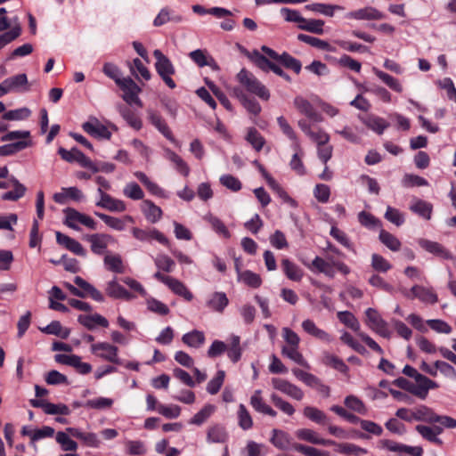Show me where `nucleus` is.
Returning a JSON list of instances; mask_svg holds the SVG:
<instances>
[{"mask_svg": "<svg viewBox=\"0 0 456 456\" xmlns=\"http://www.w3.org/2000/svg\"><path fill=\"white\" fill-rule=\"evenodd\" d=\"M293 103L295 108L301 114L307 117L310 120L316 123L321 122L322 120L321 115L315 110L311 102L308 100L305 99L304 97H295Z\"/></svg>", "mask_w": 456, "mask_h": 456, "instance_id": "obj_14", "label": "nucleus"}, {"mask_svg": "<svg viewBox=\"0 0 456 456\" xmlns=\"http://www.w3.org/2000/svg\"><path fill=\"white\" fill-rule=\"evenodd\" d=\"M272 384L275 389L295 400L301 401L304 397V392L298 387L285 379H273Z\"/></svg>", "mask_w": 456, "mask_h": 456, "instance_id": "obj_10", "label": "nucleus"}, {"mask_svg": "<svg viewBox=\"0 0 456 456\" xmlns=\"http://www.w3.org/2000/svg\"><path fill=\"white\" fill-rule=\"evenodd\" d=\"M261 390H256L250 397V404L255 411L269 415L271 417H276L277 412L271 408L268 404L264 402L261 395Z\"/></svg>", "mask_w": 456, "mask_h": 456, "instance_id": "obj_23", "label": "nucleus"}, {"mask_svg": "<svg viewBox=\"0 0 456 456\" xmlns=\"http://www.w3.org/2000/svg\"><path fill=\"white\" fill-rule=\"evenodd\" d=\"M77 321L80 324L88 330H94L97 325L107 328L109 326L108 320L99 314L91 315H79Z\"/></svg>", "mask_w": 456, "mask_h": 456, "instance_id": "obj_24", "label": "nucleus"}, {"mask_svg": "<svg viewBox=\"0 0 456 456\" xmlns=\"http://www.w3.org/2000/svg\"><path fill=\"white\" fill-rule=\"evenodd\" d=\"M216 407L212 404H206L199 412H197L189 421L191 425L200 426L214 413Z\"/></svg>", "mask_w": 456, "mask_h": 456, "instance_id": "obj_48", "label": "nucleus"}, {"mask_svg": "<svg viewBox=\"0 0 456 456\" xmlns=\"http://www.w3.org/2000/svg\"><path fill=\"white\" fill-rule=\"evenodd\" d=\"M292 448L305 456H330L329 452L326 451H322L315 447L306 446L301 444H293Z\"/></svg>", "mask_w": 456, "mask_h": 456, "instance_id": "obj_64", "label": "nucleus"}, {"mask_svg": "<svg viewBox=\"0 0 456 456\" xmlns=\"http://www.w3.org/2000/svg\"><path fill=\"white\" fill-rule=\"evenodd\" d=\"M302 328L306 333L315 337L318 339L326 342L331 341L330 335L325 330L319 329L312 320H305L302 322Z\"/></svg>", "mask_w": 456, "mask_h": 456, "instance_id": "obj_30", "label": "nucleus"}, {"mask_svg": "<svg viewBox=\"0 0 456 456\" xmlns=\"http://www.w3.org/2000/svg\"><path fill=\"white\" fill-rule=\"evenodd\" d=\"M415 428L424 439L435 443L438 445L443 444L442 440L437 437V436L443 432L442 427L435 426L431 428L424 425H418Z\"/></svg>", "mask_w": 456, "mask_h": 456, "instance_id": "obj_22", "label": "nucleus"}, {"mask_svg": "<svg viewBox=\"0 0 456 456\" xmlns=\"http://www.w3.org/2000/svg\"><path fill=\"white\" fill-rule=\"evenodd\" d=\"M281 353L283 355L289 357L295 362L305 366L306 362L304 359L301 353L298 351V346H283L281 349Z\"/></svg>", "mask_w": 456, "mask_h": 456, "instance_id": "obj_60", "label": "nucleus"}, {"mask_svg": "<svg viewBox=\"0 0 456 456\" xmlns=\"http://www.w3.org/2000/svg\"><path fill=\"white\" fill-rule=\"evenodd\" d=\"M100 200L96 202V206L105 208L111 212H124L126 210V204L118 199L112 198L107 194L101 188L98 189Z\"/></svg>", "mask_w": 456, "mask_h": 456, "instance_id": "obj_12", "label": "nucleus"}, {"mask_svg": "<svg viewBox=\"0 0 456 456\" xmlns=\"http://www.w3.org/2000/svg\"><path fill=\"white\" fill-rule=\"evenodd\" d=\"M175 294L183 297L187 301H191L193 298V295L187 289V287L179 280L171 277L170 281L167 285Z\"/></svg>", "mask_w": 456, "mask_h": 456, "instance_id": "obj_40", "label": "nucleus"}, {"mask_svg": "<svg viewBox=\"0 0 456 456\" xmlns=\"http://www.w3.org/2000/svg\"><path fill=\"white\" fill-rule=\"evenodd\" d=\"M117 109L121 117L127 124L135 130H140L142 126V120L126 106L118 104Z\"/></svg>", "mask_w": 456, "mask_h": 456, "instance_id": "obj_31", "label": "nucleus"}, {"mask_svg": "<svg viewBox=\"0 0 456 456\" xmlns=\"http://www.w3.org/2000/svg\"><path fill=\"white\" fill-rule=\"evenodd\" d=\"M54 360L59 363L75 368L80 374H87L92 371V365L82 362L81 357L76 354H56Z\"/></svg>", "mask_w": 456, "mask_h": 456, "instance_id": "obj_7", "label": "nucleus"}, {"mask_svg": "<svg viewBox=\"0 0 456 456\" xmlns=\"http://www.w3.org/2000/svg\"><path fill=\"white\" fill-rule=\"evenodd\" d=\"M86 240L91 244V250L97 255H102L108 244L113 241L111 235L106 233H94L86 235Z\"/></svg>", "mask_w": 456, "mask_h": 456, "instance_id": "obj_15", "label": "nucleus"}, {"mask_svg": "<svg viewBox=\"0 0 456 456\" xmlns=\"http://www.w3.org/2000/svg\"><path fill=\"white\" fill-rule=\"evenodd\" d=\"M237 78L239 82L251 94L257 95L263 100H268L270 97L269 91L262 85L258 79L246 69H241Z\"/></svg>", "mask_w": 456, "mask_h": 456, "instance_id": "obj_2", "label": "nucleus"}, {"mask_svg": "<svg viewBox=\"0 0 456 456\" xmlns=\"http://www.w3.org/2000/svg\"><path fill=\"white\" fill-rule=\"evenodd\" d=\"M304 416L310 420L320 424L326 425L328 424L329 419L327 415L321 410L313 406H306L303 411Z\"/></svg>", "mask_w": 456, "mask_h": 456, "instance_id": "obj_41", "label": "nucleus"}, {"mask_svg": "<svg viewBox=\"0 0 456 456\" xmlns=\"http://www.w3.org/2000/svg\"><path fill=\"white\" fill-rule=\"evenodd\" d=\"M403 293L409 299L418 298L427 304H436L438 300L432 289L419 285L413 286L410 291L403 290Z\"/></svg>", "mask_w": 456, "mask_h": 456, "instance_id": "obj_8", "label": "nucleus"}, {"mask_svg": "<svg viewBox=\"0 0 456 456\" xmlns=\"http://www.w3.org/2000/svg\"><path fill=\"white\" fill-rule=\"evenodd\" d=\"M74 282L77 287L81 289L83 292H85L86 295L88 294L95 301L102 302L104 300L102 294L92 284H90L81 277H75Z\"/></svg>", "mask_w": 456, "mask_h": 456, "instance_id": "obj_33", "label": "nucleus"}, {"mask_svg": "<svg viewBox=\"0 0 456 456\" xmlns=\"http://www.w3.org/2000/svg\"><path fill=\"white\" fill-rule=\"evenodd\" d=\"M147 114L151 124L154 126L167 140L172 142H175V139L174 138L165 119L159 113L151 110H149Z\"/></svg>", "mask_w": 456, "mask_h": 456, "instance_id": "obj_16", "label": "nucleus"}, {"mask_svg": "<svg viewBox=\"0 0 456 456\" xmlns=\"http://www.w3.org/2000/svg\"><path fill=\"white\" fill-rule=\"evenodd\" d=\"M297 39L301 42H304L311 46L316 47L321 50H325L329 52L334 51V49L330 46V45L328 42L314 37H311L305 34H299L297 36Z\"/></svg>", "mask_w": 456, "mask_h": 456, "instance_id": "obj_43", "label": "nucleus"}, {"mask_svg": "<svg viewBox=\"0 0 456 456\" xmlns=\"http://www.w3.org/2000/svg\"><path fill=\"white\" fill-rule=\"evenodd\" d=\"M95 216L101 218L110 228L116 231H123L126 227L124 220L106 214L95 212Z\"/></svg>", "mask_w": 456, "mask_h": 456, "instance_id": "obj_54", "label": "nucleus"}, {"mask_svg": "<svg viewBox=\"0 0 456 456\" xmlns=\"http://www.w3.org/2000/svg\"><path fill=\"white\" fill-rule=\"evenodd\" d=\"M28 83V78L25 74H19L4 80V88L6 92H12L18 90L20 86H25Z\"/></svg>", "mask_w": 456, "mask_h": 456, "instance_id": "obj_52", "label": "nucleus"}, {"mask_svg": "<svg viewBox=\"0 0 456 456\" xmlns=\"http://www.w3.org/2000/svg\"><path fill=\"white\" fill-rule=\"evenodd\" d=\"M365 322L370 329L384 338H390L391 332L388 330L387 322L380 316L376 309L368 308L365 311Z\"/></svg>", "mask_w": 456, "mask_h": 456, "instance_id": "obj_5", "label": "nucleus"}, {"mask_svg": "<svg viewBox=\"0 0 456 456\" xmlns=\"http://www.w3.org/2000/svg\"><path fill=\"white\" fill-rule=\"evenodd\" d=\"M338 318L342 323L346 325L348 328L359 333L360 323L352 313L347 311L338 312Z\"/></svg>", "mask_w": 456, "mask_h": 456, "instance_id": "obj_56", "label": "nucleus"}, {"mask_svg": "<svg viewBox=\"0 0 456 456\" xmlns=\"http://www.w3.org/2000/svg\"><path fill=\"white\" fill-rule=\"evenodd\" d=\"M324 21L322 20H306L299 25L303 30L322 35L323 33Z\"/></svg>", "mask_w": 456, "mask_h": 456, "instance_id": "obj_61", "label": "nucleus"}, {"mask_svg": "<svg viewBox=\"0 0 456 456\" xmlns=\"http://www.w3.org/2000/svg\"><path fill=\"white\" fill-rule=\"evenodd\" d=\"M66 432L70 434L72 436L80 439L87 446L97 448L101 444L96 434L94 433H84L79 429L74 428H68L66 429Z\"/></svg>", "mask_w": 456, "mask_h": 456, "instance_id": "obj_25", "label": "nucleus"}, {"mask_svg": "<svg viewBox=\"0 0 456 456\" xmlns=\"http://www.w3.org/2000/svg\"><path fill=\"white\" fill-rule=\"evenodd\" d=\"M91 352L94 355L110 362L112 363L120 364L121 362L118 356V348L107 342H99L91 345Z\"/></svg>", "mask_w": 456, "mask_h": 456, "instance_id": "obj_6", "label": "nucleus"}, {"mask_svg": "<svg viewBox=\"0 0 456 456\" xmlns=\"http://www.w3.org/2000/svg\"><path fill=\"white\" fill-rule=\"evenodd\" d=\"M233 94L249 113L253 115L260 113L261 107L256 100L247 97L240 88H234Z\"/></svg>", "mask_w": 456, "mask_h": 456, "instance_id": "obj_27", "label": "nucleus"}, {"mask_svg": "<svg viewBox=\"0 0 456 456\" xmlns=\"http://www.w3.org/2000/svg\"><path fill=\"white\" fill-rule=\"evenodd\" d=\"M296 436L299 440H303L314 444L319 445H333L335 442L333 440H328L320 438L317 433L310 428H300L296 431Z\"/></svg>", "mask_w": 456, "mask_h": 456, "instance_id": "obj_17", "label": "nucleus"}, {"mask_svg": "<svg viewBox=\"0 0 456 456\" xmlns=\"http://www.w3.org/2000/svg\"><path fill=\"white\" fill-rule=\"evenodd\" d=\"M334 445L337 446L338 452L345 454V455L359 456V455L367 453L366 449L359 447L354 444H348V443L336 444L335 443Z\"/></svg>", "mask_w": 456, "mask_h": 456, "instance_id": "obj_51", "label": "nucleus"}, {"mask_svg": "<svg viewBox=\"0 0 456 456\" xmlns=\"http://www.w3.org/2000/svg\"><path fill=\"white\" fill-rule=\"evenodd\" d=\"M165 157L175 165L176 170L183 175L187 176L189 175L190 168L188 165L175 152H174L170 149H165Z\"/></svg>", "mask_w": 456, "mask_h": 456, "instance_id": "obj_35", "label": "nucleus"}, {"mask_svg": "<svg viewBox=\"0 0 456 456\" xmlns=\"http://www.w3.org/2000/svg\"><path fill=\"white\" fill-rule=\"evenodd\" d=\"M205 219L210 224L213 230H215L218 234L222 235L226 239H229L231 237L230 232L219 218L212 215H208L205 216Z\"/></svg>", "mask_w": 456, "mask_h": 456, "instance_id": "obj_57", "label": "nucleus"}, {"mask_svg": "<svg viewBox=\"0 0 456 456\" xmlns=\"http://www.w3.org/2000/svg\"><path fill=\"white\" fill-rule=\"evenodd\" d=\"M379 240L392 251H398L401 248L400 240L395 236L385 230L380 231Z\"/></svg>", "mask_w": 456, "mask_h": 456, "instance_id": "obj_53", "label": "nucleus"}, {"mask_svg": "<svg viewBox=\"0 0 456 456\" xmlns=\"http://www.w3.org/2000/svg\"><path fill=\"white\" fill-rule=\"evenodd\" d=\"M104 264L111 272L123 273L125 271L123 261L119 255H106L104 257Z\"/></svg>", "mask_w": 456, "mask_h": 456, "instance_id": "obj_46", "label": "nucleus"}, {"mask_svg": "<svg viewBox=\"0 0 456 456\" xmlns=\"http://www.w3.org/2000/svg\"><path fill=\"white\" fill-rule=\"evenodd\" d=\"M153 55L156 59L155 69L159 77L165 82V84L171 89H174L176 85L172 79L171 76L175 74V69L171 61L163 53L156 49L153 52Z\"/></svg>", "mask_w": 456, "mask_h": 456, "instance_id": "obj_1", "label": "nucleus"}, {"mask_svg": "<svg viewBox=\"0 0 456 456\" xmlns=\"http://www.w3.org/2000/svg\"><path fill=\"white\" fill-rule=\"evenodd\" d=\"M141 208L146 219L151 223L158 222L162 216L161 208L149 200L142 201Z\"/></svg>", "mask_w": 456, "mask_h": 456, "instance_id": "obj_26", "label": "nucleus"}, {"mask_svg": "<svg viewBox=\"0 0 456 456\" xmlns=\"http://www.w3.org/2000/svg\"><path fill=\"white\" fill-rule=\"evenodd\" d=\"M239 280L243 281L246 285L255 289L260 287L262 284L260 276L251 271L239 273Z\"/></svg>", "mask_w": 456, "mask_h": 456, "instance_id": "obj_58", "label": "nucleus"}, {"mask_svg": "<svg viewBox=\"0 0 456 456\" xmlns=\"http://www.w3.org/2000/svg\"><path fill=\"white\" fill-rule=\"evenodd\" d=\"M237 415L238 424L243 430H248L252 428V417L244 404L239 405Z\"/></svg>", "mask_w": 456, "mask_h": 456, "instance_id": "obj_50", "label": "nucleus"}, {"mask_svg": "<svg viewBox=\"0 0 456 456\" xmlns=\"http://www.w3.org/2000/svg\"><path fill=\"white\" fill-rule=\"evenodd\" d=\"M240 338L238 336H232L229 345L226 348L228 357L233 362H237L241 357Z\"/></svg>", "mask_w": 456, "mask_h": 456, "instance_id": "obj_44", "label": "nucleus"}, {"mask_svg": "<svg viewBox=\"0 0 456 456\" xmlns=\"http://www.w3.org/2000/svg\"><path fill=\"white\" fill-rule=\"evenodd\" d=\"M271 401L274 404L275 407L280 409L285 414L291 416L295 413V409H294L293 405L290 403L283 400L278 395L272 394Z\"/></svg>", "mask_w": 456, "mask_h": 456, "instance_id": "obj_63", "label": "nucleus"}, {"mask_svg": "<svg viewBox=\"0 0 456 456\" xmlns=\"http://www.w3.org/2000/svg\"><path fill=\"white\" fill-rule=\"evenodd\" d=\"M305 8L307 10L323 14L328 17H333L336 10L341 11L344 9L340 5L328 4H322V3L311 4L306 5Z\"/></svg>", "mask_w": 456, "mask_h": 456, "instance_id": "obj_38", "label": "nucleus"}, {"mask_svg": "<svg viewBox=\"0 0 456 456\" xmlns=\"http://www.w3.org/2000/svg\"><path fill=\"white\" fill-rule=\"evenodd\" d=\"M307 266L310 270L322 273L330 278H333L335 276V271L333 268H330V263L320 256H316L311 265Z\"/></svg>", "mask_w": 456, "mask_h": 456, "instance_id": "obj_36", "label": "nucleus"}, {"mask_svg": "<svg viewBox=\"0 0 456 456\" xmlns=\"http://www.w3.org/2000/svg\"><path fill=\"white\" fill-rule=\"evenodd\" d=\"M127 65L131 75L134 76L135 79L140 80V77L147 81L151 79V74L150 70L142 64L140 59L135 58L132 62H127Z\"/></svg>", "mask_w": 456, "mask_h": 456, "instance_id": "obj_29", "label": "nucleus"}, {"mask_svg": "<svg viewBox=\"0 0 456 456\" xmlns=\"http://www.w3.org/2000/svg\"><path fill=\"white\" fill-rule=\"evenodd\" d=\"M281 267L288 279L293 281H299L302 280L304 275L303 271L289 259H282Z\"/></svg>", "mask_w": 456, "mask_h": 456, "instance_id": "obj_34", "label": "nucleus"}, {"mask_svg": "<svg viewBox=\"0 0 456 456\" xmlns=\"http://www.w3.org/2000/svg\"><path fill=\"white\" fill-rule=\"evenodd\" d=\"M271 442L275 447L281 450H287L293 445L291 444L290 436L284 431L278 429L273 430V436L271 438Z\"/></svg>", "mask_w": 456, "mask_h": 456, "instance_id": "obj_37", "label": "nucleus"}, {"mask_svg": "<svg viewBox=\"0 0 456 456\" xmlns=\"http://www.w3.org/2000/svg\"><path fill=\"white\" fill-rule=\"evenodd\" d=\"M133 236L140 241H150L151 240H156L163 245L169 246L168 239L159 231L155 228L141 229L134 227L132 229Z\"/></svg>", "mask_w": 456, "mask_h": 456, "instance_id": "obj_9", "label": "nucleus"}, {"mask_svg": "<svg viewBox=\"0 0 456 456\" xmlns=\"http://www.w3.org/2000/svg\"><path fill=\"white\" fill-rule=\"evenodd\" d=\"M182 341L188 346L198 348L204 344L205 335L202 331L194 330L184 334L182 337Z\"/></svg>", "mask_w": 456, "mask_h": 456, "instance_id": "obj_42", "label": "nucleus"}, {"mask_svg": "<svg viewBox=\"0 0 456 456\" xmlns=\"http://www.w3.org/2000/svg\"><path fill=\"white\" fill-rule=\"evenodd\" d=\"M228 438V433L224 427L216 424L208 428L207 431V440L209 443H220L226 442Z\"/></svg>", "mask_w": 456, "mask_h": 456, "instance_id": "obj_28", "label": "nucleus"}, {"mask_svg": "<svg viewBox=\"0 0 456 456\" xmlns=\"http://www.w3.org/2000/svg\"><path fill=\"white\" fill-rule=\"evenodd\" d=\"M346 16L350 19L366 20L384 19V14L382 12L370 6L350 12Z\"/></svg>", "mask_w": 456, "mask_h": 456, "instance_id": "obj_21", "label": "nucleus"}, {"mask_svg": "<svg viewBox=\"0 0 456 456\" xmlns=\"http://www.w3.org/2000/svg\"><path fill=\"white\" fill-rule=\"evenodd\" d=\"M228 303L229 300L224 292H215L207 302V305L212 310L222 313Z\"/></svg>", "mask_w": 456, "mask_h": 456, "instance_id": "obj_39", "label": "nucleus"}, {"mask_svg": "<svg viewBox=\"0 0 456 456\" xmlns=\"http://www.w3.org/2000/svg\"><path fill=\"white\" fill-rule=\"evenodd\" d=\"M56 240L60 245H62L69 251L73 252L74 254L81 256H85L86 252L83 246L76 240L69 237L68 235H65L61 233V232H56Z\"/></svg>", "mask_w": 456, "mask_h": 456, "instance_id": "obj_18", "label": "nucleus"}, {"mask_svg": "<svg viewBox=\"0 0 456 456\" xmlns=\"http://www.w3.org/2000/svg\"><path fill=\"white\" fill-rule=\"evenodd\" d=\"M63 212L65 214L64 224L69 228L78 231L77 224H81L91 230L96 229V222L91 216L71 208L64 209Z\"/></svg>", "mask_w": 456, "mask_h": 456, "instance_id": "obj_4", "label": "nucleus"}, {"mask_svg": "<svg viewBox=\"0 0 456 456\" xmlns=\"http://www.w3.org/2000/svg\"><path fill=\"white\" fill-rule=\"evenodd\" d=\"M118 86L123 91L121 98L127 104H135L138 107H142V102L139 98L142 89L130 77H123Z\"/></svg>", "mask_w": 456, "mask_h": 456, "instance_id": "obj_3", "label": "nucleus"}, {"mask_svg": "<svg viewBox=\"0 0 456 456\" xmlns=\"http://www.w3.org/2000/svg\"><path fill=\"white\" fill-rule=\"evenodd\" d=\"M380 447L390 452L398 453L405 452L412 456H421L423 452V449L420 446H409L387 439L380 441Z\"/></svg>", "mask_w": 456, "mask_h": 456, "instance_id": "obj_13", "label": "nucleus"}, {"mask_svg": "<svg viewBox=\"0 0 456 456\" xmlns=\"http://www.w3.org/2000/svg\"><path fill=\"white\" fill-rule=\"evenodd\" d=\"M29 146V142L26 141H20L13 143L0 146V156L12 155Z\"/></svg>", "mask_w": 456, "mask_h": 456, "instance_id": "obj_62", "label": "nucleus"}, {"mask_svg": "<svg viewBox=\"0 0 456 456\" xmlns=\"http://www.w3.org/2000/svg\"><path fill=\"white\" fill-rule=\"evenodd\" d=\"M40 330L46 334H53L61 337V338H67L70 330L69 329L63 328L60 322L53 321L49 325L45 328H41Z\"/></svg>", "mask_w": 456, "mask_h": 456, "instance_id": "obj_45", "label": "nucleus"}, {"mask_svg": "<svg viewBox=\"0 0 456 456\" xmlns=\"http://www.w3.org/2000/svg\"><path fill=\"white\" fill-rule=\"evenodd\" d=\"M418 243L423 249L435 256L444 259L452 258V256L450 254V252L447 251L446 248L438 242L426 239H420L419 240Z\"/></svg>", "mask_w": 456, "mask_h": 456, "instance_id": "obj_20", "label": "nucleus"}, {"mask_svg": "<svg viewBox=\"0 0 456 456\" xmlns=\"http://www.w3.org/2000/svg\"><path fill=\"white\" fill-rule=\"evenodd\" d=\"M106 292L109 297L116 299L130 301L135 297L134 294L130 293L124 287L118 284L116 280L110 281L107 283Z\"/></svg>", "mask_w": 456, "mask_h": 456, "instance_id": "obj_19", "label": "nucleus"}, {"mask_svg": "<svg viewBox=\"0 0 456 456\" xmlns=\"http://www.w3.org/2000/svg\"><path fill=\"white\" fill-rule=\"evenodd\" d=\"M372 70H373L374 74L379 79H381L387 86H389L392 90L398 92V93H401L403 91V86H401V84L399 83V81L396 78L393 77L392 76H390L387 73H385V72L378 69L377 68H373Z\"/></svg>", "mask_w": 456, "mask_h": 456, "instance_id": "obj_47", "label": "nucleus"}, {"mask_svg": "<svg viewBox=\"0 0 456 456\" xmlns=\"http://www.w3.org/2000/svg\"><path fill=\"white\" fill-rule=\"evenodd\" d=\"M414 420L434 423L435 413L428 407L421 405L413 409Z\"/></svg>", "mask_w": 456, "mask_h": 456, "instance_id": "obj_59", "label": "nucleus"}, {"mask_svg": "<svg viewBox=\"0 0 456 456\" xmlns=\"http://www.w3.org/2000/svg\"><path fill=\"white\" fill-rule=\"evenodd\" d=\"M278 61L283 64L287 69H292L297 74H299L301 71V62L288 53L284 52L281 54Z\"/></svg>", "mask_w": 456, "mask_h": 456, "instance_id": "obj_55", "label": "nucleus"}, {"mask_svg": "<svg viewBox=\"0 0 456 456\" xmlns=\"http://www.w3.org/2000/svg\"><path fill=\"white\" fill-rule=\"evenodd\" d=\"M410 209L419 216L429 220L431 218L433 206L427 201L415 199L411 204Z\"/></svg>", "mask_w": 456, "mask_h": 456, "instance_id": "obj_32", "label": "nucleus"}, {"mask_svg": "<svg viewBox=\"0 0 456 456\" xmlns=\"http://www.w3.org/2000/svg\"><path fill=\"white\" fill-rule=\"evenodd\" d=\"M249 60L254 62L259 69L264 71L272 70L274 63L271 62L266 57L262 55L258 51H253L248 53Z\"/></svg>", "mask_w": 456, "mask_h": 456, "instance_id": "obj_49", "label": "nucleus"}, {"mask_svg": "<svg viewBox=\"0 0 456 456\" xmlns=\"http://www.w3.org/2000/svg\"><path fill=\"white\" fill-rule=\"evenodd\" d=\"M82 128L86 133L98 139L109 140L111 137V133L108 128L95 118L85 122L82 125Z\"/></svg>", "mask_w": 456, "mask_h": 456, "instance_id": "obj_11", "label": "nucleus"}]
</instances>
